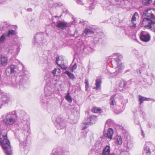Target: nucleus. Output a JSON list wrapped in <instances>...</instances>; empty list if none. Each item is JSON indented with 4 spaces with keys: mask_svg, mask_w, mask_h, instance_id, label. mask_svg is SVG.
<instances>
[{
    "mask_svg": "<svg viewBox=\"0 0 155 155\" xmlns=\"http://www.w3.org/2000/svg\"><path fill=\"white\" fill-rule=\"evenodd\" d=\"M143 18V26L155 32V10L150 8L145 11Z\"/></svg>",
    "mask_w": 155,
    "mask_h": 155,
    "instance_id": "obj_1",
    "label": "nucleus"
},
{
    "mask_svg": "<svg viewBox=\"0 0 155 155\" xmlns=\"http://www.w3.org/2000/svg\"><path fill=\"white\" fill-rule=\"evenodd\" d=\"M0 142L3 148L5 151L6 155H12L11 146L8 140L7 139V133L2 131L0 133Z\"/></svg>",
    "mask_w": 155,
    "mask_h": 155,
    "instance_id": "obj_2",
    "label": "nucleus"
},
{
    "mask_svg": "<svg viewBox=\"0 0 155 155\" xmlns=\"http://www.w3.org/2000/svg\"><path fill=\"white\" fill-rule=\"evenodd\" d=\"M28 72L23 73V74L20 75V80L15 81H12L10 85L15 89H19L23 90L24 88V85L28 79Z\"/></svg>",
    "mask_w": 155,
    "mask_h": 155,
    "instance_id": "obj_3",
    "label": "nucleus"
},
{
    "mask_svg": "<svg viewBox=\"0 0 155 155\" xmlns=\"http://www.w3.org/2000/svg\"><path fill=\"white\" fill-rule=\"evenodd\" d=\"M17 117V114L15 111L9 112L5 114L2 122L7 126L13 125L16 122Z\"/></svg>",
    "mask_w": 155,
    "mask_h": 155,
    "instance_id": "obj_4",
    "label": "nucleus"
},
{
    "mask_svg": "<svg viewBox=\"0 0 155 155\" xmlns=\"http://www.w3.org/2000/svg\"><path fill=\"white\" fill-rule=\"evenodd\" d=\"M114 55V56L116 58H114V59L112 61V67L115 68L116 72L121 73L122 71L123 66L122 64L120 63V60L122 58L123 56L119 53L115 54Z\"/></svg>",
    "mask_w": 155,
    "mask_h": 155,
    "instance_id": "obj_5",
    "label": "nucleus"
},
{
    "mask_svg": "<svg viewBox=\"0 0 155 155\" xmlns=\"http://www.w3.org/2000/svg\"><path fill=\"white\" fill-rule=\"evenodd\" d=\"M53 90H54V88L48 85L45 86L44 89L45 97V99L43 101V102L48 103L49 102L48 99H51L54 97L53 92Z\"/></svg>",
    "mask_w": 155,
    "mask_h": 155,
    "instance_id": "obj_6",
    "label": "nucleus"
},
{
    "mask_svg": "<svg viewBox=\"0 0 155 155\" xmlns=\"http://www.w3.org/2000/svg\"><path fill=\"white\" fill-rule=\"evenodd\" d=\"M44 33L40 32L36 34L34 36V43L33 44L36 46L39 47L41 45L45 43L46 40L44 38Z\"/></svg>",
    "mask_w": 155,
    "mask_h": 155,
    "instance_id": "obj_7",
    "label": "nucleus"
},
{
    "mask_svg": "<svg viewBox=\"0 0 155 155\" xmlns=\"http://www.w3.org/2000/svg\"><path fill=\"white\" fill-rule=\"evenodd\" d=\"M52 120L55 123L56 128L58 129H62L64 126L63 119L59 116L54 114L52 117Z\"/></svg>",
    "mask_w": 155,
    "mask_h": 155,
    "instance_id": "obj_8",
    "label": "nucleus"
},
{
    "mask_svg": "<svg viewBox=\"0 0 155 155\" xmlns=\"http://www.w3.org/2000/svg\"><path fill=\"white\" fill-rule=\"evenodd\" d=\"M154 145L150 142H146L144 145L143 151V155H149L150 153V148Z\"/></svg>",
    "mask_w": 155,
    "mask_h": 155,
    "instance_id": "obj_9",
    "label": "nucleus"
},
{
    "mask_svg": "<svg viewBox=\"0 0 155 155\" xmlns=\"http://www.w3.org/2000/svg\"><path fill=\"white\" fill-rule=\"evenodd\" d=\"M18 71V68L16 66L12 65L7 68L6 72L7 75L9 76L11 74L16 73Z\"/></svg>",
    "mask_w": 155,
    "mask_h": 155,
    "instance_id": "obj_10",
    "label": "nucleus"
},
{
    "mask_svg": "<svg viewBox=\"0 0 155 155\" xmlns=\"http://www.w3.org/2000/svg\"><path fill=\"white\" fill-rule=\"evenodd\" d=\"M141 40L144 42H147L150 41V36L149 34L145 31H142L140 35Z\"/></svg>",
    "mask_w": 155,
    "mask_h": 155,
    "instance_id": "obj_11",
    "label": "nucleus"
},
{
    "mask_svg": "<svg viewBox=\"0 0 155 155\" xmlns=\"http://www.w3.org/2000/svg\"><path fill=\"white\" fill-rule=\"evenodd\" d=\"M120 102L121 104V105H117L116 106V109L114 110V112L117 114H119L122 112L124 109V105L125 103L124 102L122 99L120 100Z\"/></svg>",
    "mask_w": 155,
    "mask_h": 155,
    "instance_id": "obj_12",
    "label": "nucleus"
},
{
    "mask_svg": "<svg viewBox=\"0 0 155 155\" xmlns=\"http://www.w3.org/2000/svg\"><path fill=\"white\" fill-rule=\"evenodd\" d=\"M139 18V16L137 12H135L133 16L131 22V26L132 28H134L136 26L137 21L136 19Z\"/></svg>",
    "mask_w": 155,
    "mask_h": 155,
    "instance_id": "obj_13",
    "label": "nucleus"
},
{
    "mask_svg": "<svg viewBox=\"0 0 155 155\" xmlns=\"http://www.w3.org/2000/svg\"><path fill=\"white\" fill-rule=\"evenodd\" d=\"M97 117L94 116H92L87 118V121L84 123V124H95L97 121Z\"/></svg>",
    "mask_w": 155,
    "mask_h": 155,
    "instance_id": "obj_14",
    "label": "nucleus"
},
{
    "mask_svg": "<svg viewBox=\"0 0 155 155\" xmlns=\"http://www.w3.org/2000/svg\"><path fill=\"white\" fill-rule=\"evenodd\" d=\"M60 61V59L58 58H57L56 60V62L58 66L60 67L61 69L63 70H66L68 67V65L66 63L64 62V61L62 60L61 61V64L58 63V62Z\"/></svg>",
    "mask_w": 155,
    "mask_h": 155,
    "instance_id": "obj_15",
    "label": "nucleus"
},
{
    "mask_svg": "<svg viewBox=\"0 0 155 155\" xmlns=\"http://www.w3.org/2000/svg\"><path fill=\"white\" fill-rule=\"evenodd\" d=\"M113 134V129L111 128L108 129L106 133L104 134V137L107 139L110 140L112 139V137Z\"/></svg>",
    "mask_w": 155,
    "mask_h": 155,
    "instance_id": "obj_16",
    "label": "nucleus"
},
{
    "mask_svg": "<svg viewBox=\"0 0 155 155\" xmlns=\"http://www.w3.org/2000/svg\"><path fill=\"white\" fill-rule=\"evenodd\" d=\"M110 152V147L109 146H106L103 150L101 155H109ZM110 155H115L111 153Z\"/></svg>",
    "mask_w": 155,
    "mask_h": 155,
    "instance_id": "obj_17",
    "label": "nucleus"
},
{
    "mask_svg": "<svg viewBox=\"0 0 155 155\" xmlns=\"http://www.w3.org/2000/svg\"><path fill=\"white\" fill-rule=\"evenodd\" d=\"M8 59L4 55H1V64L3 66L7 65Z\"/></svg>",
    "mask_w": 155,
    "mask_h": 155,
    "instance_id": "obj_18",
    "label": "nucleus"
},
{
    "mask_svg": "<svg viewBox=\"0 0 155 155\" xmlns=\"http://www.w3.org/2000/svg\"><path fill=\"white\" fill-rule=\"evenodd\" d=\"M2 101L5 103H7L10 101V97L7 93L2 94Z\"/></svg>",
    "mask_w": 155,
    "mask_h": 155,
    "instance_id": "obj_19",
    "label": "nucleus"
},
{
    "mask_svg": "<svg viewBox=\"0 0 155 155\" xmlns=\"http://www.w3.org/2000/svg\"><path fill=\"white\" fill-rule=\"evenodd\" d=\"M56 26L58 28L63 29L67 26V23L64 21H60L58 23Z\"/></svg>",
    "mask_w": 155,
    "mask_h": 155,
    "instance_id": "obj_20",
    "label": "nucleus"
},
{
    "mask_svg": "<svg viewBox=\"0 0 155 155\" xmlns=\"http://www.w3.org/2000/svg\"><path fill=\"white\" fill-rule=\"evenodd\" d=\"M21 125H23L22 129L26 130L30 128L29 124L27 121L25 120L22 122Z\"/></svg>",
    "mask_w": 155,
    "mask_h": 155,
    "instance_id": "obj_21",
    "label": "nucleus"
},
{
    "mask_svg": "<svg viewBox=\"0 0 155 155\" xmlns=\"http://www.w3.org/2000/svg\"><path fill=\"white\" fill-rule=\"evenodd\" d=\"M127 83L126 82L124 81H122L120 82L119 84V89L120 91H122L126 86Z\"/></svg>",
    "mask_w": 155,
    "mask_h": 155,
    "instance_id": "obj_22",
    "label": "nucleus"
},
{
    "mask_svg": "<svg viewBox=\"0 0 155 155\" xmlns=\"http://www.w3.org/2000/svg\"><path fill=\"white\" fill-rule=\"evenodd\" d=\"M114 96H112L111 97L110 99V104L111 106V107L114 108V106L116 104V102L114 98Z\"/></svg>",
    "mask_w": 155,
    "mask_h": 155,
    "instance_id": "obj_23",
    "label": "nucleus"
},
{
    "mask_svg": "<svg viewBox=\"0 0 155 155\" xmlns=\"http://www.w3.org/2000/svg\"><path fill=\"white\" fill-rule=\"evenodd\" d=\"M149 99H150L149 98H146L141 95H139V98H138V100L140 102V104H141L144 101H149Z\"/></svg>",
    "mask_w": 155,
    "mask_h": 155,
    "instance_id": "obj_24",
    "label": "nucleus"
},
{
    "mask_svg": "<svg viewBox=\"0 0 155 155\" xmlns=\"http://www.w3.org/2000/svg\"><path fill=\"white\" fill-rule=\"evenodd\" d=\"M95 85L96 86L94 88L96 90L99 89L101 88V80L97 79L96 80Z\"/></svg>",
    "mask_w": 155,
    "mask_h": 155,
    "instance_id": "obj_25",
    "label": "nucleus"
},
{
    "mask_svg": "<svg viewBox=\"0 0 155 155\" xmlns=\"http://www.w3.org/2000/svg\"><path fill=\"white\" fill-rule=\"evenodd\" d=\"M4 33L6 35V37H11L15 34V31L14 30H9L8 32H5Z\"/></svg>",
    "mask_w": 155,
    "mask_h": 155,
    "instance_id": "obj_26",
    "label": "nucleus"
},
{
    "mask_svg": "<svg viewBox=\"0 0 155 155\" xmlns=\"http://www.w3.org/2000/svg\"><path fill=\"white\" fill-rule=\"evenodd\" d=\"M61 71L58 68H55L54 70L52 71V73L55 76H57L60 74Z\"/></svg>",
    "mask_w": 155,
    "mask_h": 155,
    "instance_id": "obj_27",
    "label": "nucleus"
},
{
    "mask_svg": "<svg viewBox=\"0 0 155 155\" xmlns=\"http://www.w3.org/2000/svg\"><path fill=\"white\" fill-rule=\"evenodd\" d=\"M64 73L68 75L70 79L73 80L75 78L74 75L68 71H65Z\"/></svg>",
    "mask_w": 155,
    "mask_h": 155,
    "instance_id": "obj_28",
    "label": "nucleus"
},
{
    "mask_svg": "<svg viewBox=\"0 0 155 155\" xmlns=\"http://www.w3.org/2000/svg\"><path fill=\"white\" fill-rule=\"evenodd\" d=\"M84 32L87 35H90L93 34L94 32L92 29L89 28H86L84 30Z\"/></svg>",
    "mask_w": 155,
    "mask_h": 155,
    "instance_id": "obj_29",
    "label": "nucleus"
},
{
    "mask_svg": "<svg viewBox=\"0 0 155 155\" xmlns=\"http://www.w3.org/2000/svg\"><path fill=\"white\" fill-rule=\"evenodd\" d=\"M152 2V0H143L142 3L143 4L146 6L149 5Z\"/></svg>",
    "mask_w": 155,
    "mask_h": 155,
    "instance_id": "obj_30",
    "label": "nucleus"
},
{
    "mask_svg": "<svg viewBox=\"0 0 155 155\" xmlns=\"http://www.w3.org/2000/svg\"><path fill=\"white\" fill-rule=\"evenodd\" d=\"M51 155H61V153L56 149H54Z\"/></svg>",
    "mask_w": 155,
    "mask_h": 155,
    "instance_id": "obj_31",
    "label": "nucleus"
},
{
    "mask_svg": "<svg viewBox=\"0 0 155 155\" xmlns=\"http://www.w3.org/2000/svg\"><path fill=\"white\" fill-rule=\"evenodd\" d=\"M6 37V35L4 33L0 37V44L2 43L5 40Z\"/></svg>",
    "mask_w": 155,
    "mask_h": 155,
    "instance_id": "obj_32",
    "label": "nucleus"
},
{
    "mask_svg": "<svg viewBox=\"0 0 155 155\" xmlns=\"http://www.w3.org/2000/svg\"><path fill=\"white\" fill-rule=\"evenodd\" d=\"M92 111L93 112L97 113L101 112L102 110L100 108L94 107L92 109Z\"/></svg>",
    "mask_w": 155,
    "mask_h": 155,
    "instance_id": "obj_33",
    "label": "nucleus"
},
{
    "mask_svg": "<svg viewBox=\"0 0 155 155\" xmlns=\"http://www.w3.org/2000/svg\"><path fill=\"white\" fill-rule=\"evenodd\" d=\"M116 141L119 144H121L122 143V138L120 136H117V137Z\"/></svg>",
    "mask_w": 155,
    "mask_h": 155,
    "instance_id": "obj_34",
    "label": "nucleus"
},
{
    "mask_svg": "<svg viewBox=\"0 0 155 155\" xmlns=\"http://www.w3.org/2000/svg\"><path fill=\"white\" fill-rule=\"evenodd\" d=\"M65 99L69 103L71 102L72 99L70 95V94L69 93H68L67 95L65 97Z\"/></svg>",
    "mask_w": 155,
    "mask_h": 155,
    "instance_id": "obj_35",
    "label": "nucleus"
},
{
    "mask_svg": "<svg viewBox=\"0 0 155 155\" xmlns=\"http://www.w3.org/2000/svg\"><path fill=\"white\" fill-rule=\"evenodd\" d=\"M85 83L86 90L87 91L89 87L88 81L87 79L85 80Z\"/></svg>",
    "mask_w": 155,
    "mask_h": 155,
    "instance_id": "obj_36",
    "label": "nucleus"
},
{
    "mask_svg": "<svg viewBox=\"0 0 155 155\" xmlns=\"http://www.w3.org/2000/svg\"><path fill=\"white\" fill-rule=\"evenodd\" d=\"M76 2L78 4L81 5H83V0H76Z\"/></svg>",
    "mask_w": 155,
    "mask_h": 155,
    "instance_id": "obj_37",
    "label": "nucleus"
},
{
    "mask_svg": "<svg viewBox=\"0 0 155 155\" xmlns=\"http://www.w3.org/2000/svg\"><path fill=\"white\" fill-rule=\"evenodd\" d=\"M21 45L20 43H18L17 45L16 51L17 52H18L20 51V47L21 46Z\"/></svg>",
    "mask_w": 155,
    "mask_h": 155,
    "instance_id": "obj_38",
    "label": "nucleus"
},
{
    "mask_svg": "<svg viewBox=\"0 0 155 155\" xmlns=\"http://www.w3.org/2000/svg\"><path fill=\"white\" fill-rule=\"evenodd\" d=\"M26 141H22V142H21V146H22V147L24 148V147L25 146V144H26Z\"/></svg>",
    "mask_w": 155,
    "mask_h": 155,
    "instance_id": "obj_39",
    "label": "nucleus"
},
{
    "mask_svg": "<svg viewBox=\"0 0 155 155\" xmlns=\"http://www.w3.org/2000/svg\"><path fill=\"white\" fill-rule=\"evenodd\" d=\"M127 146L128 148H131L133 147V145L132 144H130V143L129 142H127Z\"/></svg>",
    "mask_w": 155,
    "mask_h": 155,
    "instance_id": "obj_40",
    "label": "nucleus"
},
{
    "mask_svg": "<svg viewBox=\"0 0 155 155\" xmlns=\"http://www.w3.org/2000/svg\"><path fill=\"white\" fill-rule=\"evenodd\" d=\"M128 153L126 152H122L120 153V155H128Z\"/></svg>",
    "mask_w": 155,
    "mask_h": 155,
    "instance_id": "obj_41",
    "label": "nucleus"
},
{
    "mask_svg": "<svg viewBox=\"0 0 155 155\" xmlns=\"http://www.w3.org/2000/svg\"><path fill=\"white\" fill-rule=\"evenodd\" d=\"M76 68H77V65H76V63H75L74 64V65H73L72 67V70H74L75 69H76Z\"/></svg>",
    "mask_w": 155,
    "mask_h": 155,
    "instance_id": "obj_42",
    "label": "nucleus"
},
{
    "mask_svg": "<svg viewBox=\"0 0 155 155\" xmlns=\"http://www.w3.org/2000/svg\"><path fill=\"white\" fill-rule=\"evenodd\" d=\"M77 19H74V21L71 22V24L72 25H74L77 23Z\"/></svg>",
    "mask_w": 155,
    "mask_h": 155,
    "instance_id": "obj_43",
    "label": "nucleus"
},
{
    "mask_svg": "<svg viewBox=\"0 0 155 155\" xmlns=\"http://www.w3.org/2000/svg\"><path fill=\"white\" fill-rule=\"evenodd\" d=\"M4 29L3 28V25H0V33H2V29Z\"/></svg>",
    "mask_w": 155,
    "mask_h": 155,
    "instance_id": "obj_44",
    "label": "nucleus"
},
{
    "mask_svg": "<svg viewBox=\"0 0 155 155\" xmlns=\"http://www.w3.org/2000/svg\"><path fill=\"white\" fill-rule=\"evenodd\" d=\"M89 7L91 9H93L94 8V7L93 3H91V5Z\"/></svg>",
    "mask_w": 155,
    "mask_h": 155,
    "instance_id": "obj_45",
    "label": "nucleus"
},
{
    "mask_svg": "<svg viewBox=\"0 0 155 155\" xmlns=\"http://www.w3.org/2000/svg\"><path fill=\"white\" fill-rule=\"evenodd\" d=\"M137 73L138 74H141V72L140 70L139 69H137Z\"/></svg>",
    "mask_w": 155,
    "mask_h": 155,
    "instance_id": "obj_46",
    "label": "nucleus"
},
{
    "mask_svg": "<svg viewBox=\"0 0 155 155\" xmlns=\"http://www.w3.org/2000/svg\"><path fill=\"white\" fill-rule=\"evenodd\" d=\"M32 11V9L31 8H28L27 9V11L31 12Z\"/></svg>",
    "mask_w": 155,
    "mask_h": 155,
    "instance_id": "obj_47",
    "label": "nucleus"
},
{
    "mask_svg": "<svg viewBox=\"0 0 155 155\" xmlns=\"http://www.w3.org/2000/svg\"><path fill=\"white\" fill-rule=\"evenodd\" d=\"M110 121V120H108L106 122V124H108V123Z\"/></svg>",
    "mask_w": 155,
    "mask_h": 155,
    "instance_id": "obj_48",
    "label": "nucleus"
},
{
    "mask_svg": "<svg viewBox=\"0 0 155 155\" xmlns=\"http://www.w3.org/2000/svg\"><path fill=\"white\" fill-rule=\"evenodd\" d=\"M141 133H142V135L143 137H144V133H143V130H142V131H141Z\"/></svg>",
    "mask_w": 155,
    "mask_h": 155,
    "instance_id": "obj_49",
    "label": "nucleus"
},
{
    "mask_svg": "<svg viewBox=\"0 0 155 155\" xmlns=\"http://www.w3.org/2000/svg\"><path fill=\"white\" fill-rule=\"evenodd\" d=\"M87 127L86 126H85V127H83L82 128V130H84V129H85L87 128Z\"/></svg>",
    "mask_w": 155,
    "mask_h": 155,
    "instance_id": "obj_50",
    "label": "nucleus"
},
{
    "mask_svg": "<svg viewBox=\"0 0 155 155\" xmlns=\"http://www.w3.org/2000/svg\"><path fill=\"white\" fill-rule=\"evenodd\" d=\"M25 151H26V153H27V152H28V150L27 149L25 150Z\"/></svg>",
    "mask_w": 155,
    "mask_h": 155,
    "instance_id": "obj_51",
    "label": "nucleus"
},
{
    "mask_svg": "<svg viewBox=\"0 0 155 155\" xmlns=\"http://www.w3.org/2000/svg\"><path fill=\"white\" fill-rule=\"evenodd\" d=\"M8 26L9 25V24H8V25H7V26H6V27H8Z\"/></svg>",
    "mask_w": 155,
    "mask_h": 155,
    "instance_id": "obj_52",
    "label": "nucleus"
}]
</instances>
